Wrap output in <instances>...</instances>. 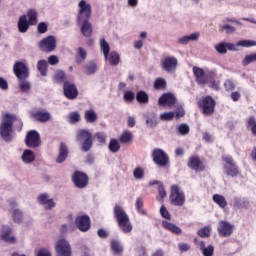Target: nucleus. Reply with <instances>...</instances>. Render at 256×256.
<instances>
[{"label": "nucleus", "instance_id": "0eeeda50", "mask_svg": "<svg viewBox=\"0 0 256 256\" xmlns=\"http://www.w3.org/2000/svg\"><path fill=\"white\" fill-rule=\"evenodd\" d=\"M222 161L224 162V172L228 177H239V175H241V170H239V166H237L232 156H222Z\"/></svg>", "mask_w": 256, "mask_h": 256}, {"label": "nucleus", "instance_id": "2eb2a0df", "mask_svg": "<svg viewBox=\"0 0 256 256\" xmlns=\"http://www.w3.org/2000/svg\"><path fill=\"white\" fill-rule=\"evenodd\" d=\"M179 61L174 56H168L161 60V67L166 73H175Z\"/></svg>", "mask_w": 256, "mask_h": 256}, {"label": "nucleus", "instance_id": "052dcab7", "mask_svg": "<svg viewBox=\"0 0 256 256\" xmlns=\"http://www.w3.org/2000/svg\"><path fill=\"white\" fill-rule=\"evenodd\" d=\"M189 131H190V128H189V125L187 124H180L178 126V133L180 135H189Z\"/></svg>", "mask_w": 256, "mask_h": 256}, {"label": "nucleus", "instance_id": "c03bdc74", "mask_svg": "<svg viewBox=\"0 0 256 256\" xmlns=\"http://www.w3.org/2000/svg\"><path fill=\"white\" fill-rule=\"evenodd\" d=\"M156 91H165L167 89V81L164 78H157L154 82Z\"/></svg>", "mask_w": 256, "mask_h": 256}, {"label": "nucleus", "instance_id": "2f4dec72", "mask_svg": "<svg viewBox=\"0 0 256 256\" xmlns=\"http://www.w3.org/2000/svg\"><path fill=\"white\" fill-rule=\"evenodd\" d=\"M100 49H101L105 59H108L109 54L111 52V47L109 46V43H107V40H105V38H102L100 40Z\"/></svg>", "mask_w": 256, "mask_h": 256}, {"label": "nucleus", "instance_id": "f704fd0d", "mask_svg": "<svg viewBox=\"0 0 256 256\" xmlns=\"http://www.w3.org/2000/svg\"><path fill=\"white\" fill-rule=\"evenodd\" d=\"M199 39V33H193L188 36H183L182 38H179L178 43L180 45H187L189 41H197Z\"/></svg>", "mask_w": 256, "mask_h": 256}, {"label": "nucleus", "instance_id": "5701e85b", "mask_svg": "<svg viewBox=\"0 0 256 256\" xmlns=\"http://www.w3.org/2000/svg\"><path fill=\"white\" fill-rule=\"evenodd\" d=\"M77 25H80V31L83 37L89 39L93 36V24L91 22H77Z\"/></svg>", "mask_w": 256, "mask_h": 256}, {"label": "nucleus", "instance_id": "a211bd4d", "mask_svg": "<svg viewBox=\"0 0 256 256\" xmlns=\"http://www.w3.org/2000/svg\"><path fill=\"white\" fill-rule=\"evenodd\" d=\"M30 115L38 123H47L51 120V114L45 109L34 110Z\"/></svg>", "mask_w": 256, "mask_h": 256}, {"label": "nucleus", "instance_id": "393cba45", "mask_svg": "<svg viewBox=\"0 0 256 256\" xmlns=\"http://www.w3.org/2000/svg\"><path fill=\"white\" fill-rule=\"evenodd\" d=\"M69 157V148L67 147V144L65 143H60L59 146V154L58 157L56 158V163H63L67 160Z\"/></svg>", "mask_w": 256, "mask_h": 256}, {"label": "nucleus", "instance_id": "0e129e2a", "mask_svg": "<svg viewBox=\"0 0 256 256\" xmlns=\"http://www.w3.org/2000/svg\"><path fill=\"white\" fill-rule=\"evenodd\" d=\"M224 89L225 91H233V89H235V83L233 82V80H225Z\"/></svg>", "mask_w": 256, "mask_h": 256}, {"label": "nucleus", "instance_id": "f8f14e48", "mask_svg": "<svg viewBox=\"0 0 256 256\" xmlns=\"http://www.w3.org/2000/svg\"><path fill=\"white\" fill-rule=\"evenodd\" d=\"M56 256H71L73 251L71 244L66 239H60L55 244Z\"/></svg>", "mask_w": 256, "mask_h": 256}, {"label": "nucleus", "instance_id": "39448f33", "mask_svg": "<svg viewBox=\"0 0 256 256\" xmlns=\"http://www.w3.org/2000/svg\"><path fill=\"white\" fill-rule=\"evenodd\" d=\"M169 201L174 207H183L185 205V192L181 189L179 184H174L170 187Z\"/></svg>", "mask_w": 256, "mask_h": 256}, {"label": "nucleus", "instance_id": "de8ad7c7", "mask_svg": "<svg viewBox=\"0 0 256 256\" xmlns=\"http://www.w3.org/2000/svg\"><path fill=\"white\" fill-rule=\"evenodd\" d=\"M108 148L111 151V153H118V151L121 149V145L119 144V140L118 139H111Z\"/></svg>", "mask_w": 256, "mask_h": 256}, {"label": "nucleus", "instance_id": "3c124183", "mask_svg": "<svg viewBox=\"0 0 256 256\" xmlns=\"http://www.w3.org/2000/svg\"><path fill=\"white\" fill-rule=\"evenodd\" d=\"M134 178H136L138 181H141V179L145 178V169L143 167L138 166L133 171Z\"/></svg>", "mask_w": 256, "mask_h": 256}, {"label": "nucleus", "instance_id": "bf43d9fd", "mask_svg": "<svg viewBox=\"0 0 256 256\" xmlns=\"http://www.w3.org/2000/svg\"><path fill=\"white\" fill-rule=\"evenodd\" d=\"M124 101H126L127 103L135 101V93L131 90L126 91L124 93Z\"/></svg>", "mask_w": 256, "mask_h": 256}, {"label": "nucleus", "instance_id": "a878e982", "mask_svg": "<svg viewBox=\"0 0 256 256\" xmlns=\"http://www.w3.org/2000/svg\"><path fill=\"white\" fill-rule=\"evenodd\" d=\"M162 227L163 229H165L166 231H170V233H173L174 235H181V233H183L181 227L169 221H162Z\"/></svg>", "mask_w": 256, "mask_h": 256}, {"label": "nucleus", "instance_id": "9d476101", "mask_svg": "<svg viewBox=\"0 0 256 256\" xmlns=\"http://www.w3.org/2000/svg\"><path fill=\"white\" fill-rule=\"evenodd\" d=\"M152 160L157 167H167L169 165V155L163 149L156 148L152 152Z\"/></svg>", "mask_w": 256, "mask_h": 256}, {"label": "nucleus", "instance_id": "c756f323", "mask_svg": "<svg viewBox=\"0 0 256 256\" xmlns=\"http://www.w3.org/2000/svg\"><path fill=\"white\" fill-rule=\"evenodd\" d=\"M198 247L204 256H213V253H215L213 245L205 247V242L203 241L198 242Z\"/></svg>", "mask_w": 256, "mask_h": 256}, {"label": "nucleus", "instance_id": "6e6552de", "mask_svg": "<svg viewBox=\"0 0 256 256\" xmlns=\"http://www.w3.org/2000/svg\"><path fill=\"white\" fill-rule=\"evenodd\" d=\"M78 14L76 17L77 23H83L89 21L91 19V15L93 13V9L91 8V4L87 3L85 0H81L78 3Z\"/></svg>", "mask_w": 256, "mask_h": 256}, {"label": "nucleus", "instance_id": "20e7f679", "mask_svg": "<svg viewBox=\"0 0 256 256\" xmlns=\"http://www.w3.org/2000/svg\"><path fill=\"white\" fill-rule=\"evenodd\" d=\"M17 117L12 114H5L0 125V136L6 143L13 141V125Z\"/></svg>", "mask_w": 256, "mask_h": 256}, {"label": "nucleus", "instance_id": "58836bf2", "mask_svg": "<svg viewBox=\"0 0 256 256\" xmlns=\"http://www.w3.org/2000/svg\"><path fill=\"white\" fill-rule=\"evenodd\" d=\"M136 100L138 103H142L143 105H147L149 103V94L147 92L140 90L136 94Z\"/></svg>", "mask_w": 256, "mask_h": 256}, {"label": "nucleus", "instance_id": "c85d7f7f", "mask_svg": "<svg viewBox=\"0 0 256 256\" xmlns=\"http://www.w3.org/2000/svg\"><path fill=\"white\" fill-rule=\"evenodd\" d=\"M106 61H108L111 67H117V65L121 63V56L119 55V53L112 51L110 52V54H108V58L106 59Z\"/></svg>", "mask_w": 256, "mask_h": 256}, {"label": "nucleus", "instance_id": "f3484780", "mask_svg": "<svg viewBox=\"0 0 256 256\" xmlns=\"http://www.w3.org/2000/svg\"><path fill=\"white\" fill-rule=\"evenodd\" d=\"M76 227L79 229V231H82V233H86V231H89L91 229V218L89 215H82L78 216L75 219Z\"/></svg>", "mask_w": 256, "mask_h": 256}, {"label": "nucleus", "instance_id": "13d9d810", "mask_svg": "<svg viewBox=\"0 0 256 256\" xmlns=\"http://www.w3.org/2000/svg\"><path fill=\"white\" fill-rule=\"evenodd\" d=\"M162 121H173L175 119V112H164L160 115Z\"/></svg>", "mask_w": 256, "mask_h": 256}, {"label": "nucleus", "instance_id": "4d7b16f0", "mask_svg": "<svg viewBox=\"0 0 256 256\" xmlns=\"http://www.w3.org/2000/svg\"><path fill=\"white\" fill-rule=\"evenodd\" d=\"M215 49L220 55H225L227 53V43L221 42L215 46Z\"/></svg>", "mask_w": 256, "mask_h": 256}, {"label": "nucleus", "instance_id": "f257e3e1", "mask_svg": "<svg viewBox=\"0 0 256 256\" xmlns=\"http://www.w3.org/2000/svg\"><path fill=\"white\" fill-rule=\"evenodd\" d=\"M13 73L17 77L19 83V89L22 93H27L31 89V83L27 81L29 79V67L27 64L21 61H16L13 65Z\"/></svg>", "mask_w": 256, "mask_h": 256}, {"label": "nucleus", "instance_id": "a18cd8bd", "mask_svg": "<svg viewBox=\"0 0 256 256\" xmlns=\"http://www.w3.org/2000/svg\"><path fill=\"white\" fill-rule=\"evenodd\" d=\"M111 249L115 255L123 254V246H121V242H119L117 240L111 241Z\"/></svg>", "mask_w": 256, "mask_h": 256}, {"label": "nucleus", "instance_id": "338daca9", "mask_svg": "<svg viewBox=\"0 0 256 256\" xmlns=\"http://www.w3.org/2000/svg\"><path fill=\"white\" fill-rule=\"evenodd\" d=\"M159 123L156 116H152L146 120V125L148 127H156V125Z\"/></svg>", "mask_w": 256, "mask_h": 256}, {"label": "nucleus", "instance_id": "8fccbe9b", "mask_svg": "<svg viewBox=\"0 0 256 256\" xmlns=\"http://www.w3.org/2000/svg\"><path fill=\"white\" fill-rule=\"evenodd\" d=\"M87 59V50L83 47L78 48V52L76 54V61L81 63V61H85Z\"/></svg>", "mask_w": 256, "mask_h": 256}, {"label": "nucleus", "instance_id": "b1692460", "mask_svg": "<svg viewBox=\"0 0 256 256\" xmlns=\"http://www.w3.org/2000/svg\"><path fill=\"white\" fill-rule=\"evenodd\" d=\"M153 185H157V189H158V196L156 197L157 201H163V199L167 197V191H165V186L163 185V182L152 180L149 182V186L153 187Z\"/></svg>", "mask_w": 256, "mask_h": 256}, {"label": "nucleus", "instance_id": "ea45409f", "mask_svg": "<svg viewBox=\"0 0 256 256\" xmlns=\"http://www.w3.org/2000/svg\"><path fill=\"white\" fill-rule=\"evenodd\" d=\"M92 137L93 134L85 129L79 130L76 135L77 141H85L87 139H91Z\"/></svg>", "mask_w": 256, "mask_h": 256}, {"label": "nucleus", "instance_id": "09e8293b", "mask_svg": "<svg viewBox=\"0 0 256 256\" xmlns=\"http://www.w3.org/2000/svg\"><path fill=\"white\" fill-rule=\"evenodd\" d=\"M256 62V52L252 54H248L242 60L243 67H247V65H251V63Z\"/></svg>", "mask_w": 256, "mask_h": 256}, {"label": "nucleus", "instance_id": "7c9ffc66", "mask_svg": "<svg viewBox=\"0 0 256 256\" xmlns=\"http://www.w3.org/2000/svg\"><path fill=\"white\" fill-rule=\"evenodd\" d=\"M84 119H85L86 123H95L98 119V116H97V113L95 112V110L90 109V110L85 111Z\"/></svg>", "mask_w": 256, "mask_h": 256}, {"label": "nucleus", "instance_id": "72a5a7b5", "mask_svg": "<svg viewBox=\"0 0 256 256\" xmlns=\"http://www.w3.org/2000/svg\"><path fill=\"white\" fill-rule=\"evenodd\" d=\"M212 199L214 203H216V205L221 207V209H225V207H227V200L225 199V196L220 194H214Z\"/></svg>", "mask_w": 256, "mask_h": 256}, {"label": "nucleus", "instance_id": "4c0bfd02", "mask_svg": "<svg viewBox=\"0 0 256 256\" xmlns=\"http://www.w3.org/2000/svg\"><path fill=\"white\" fill-rule=\"evenodd\" d=\"M27 17H28V22L30 23V25H37V23H38L37 19L39 17L37 10H35V9L28 10Z\"/></svg>", "mask_w": 256, "mask_h": 256}, {"label": "nucleus", "instance_id": "c9c22d12", "mask_svg": "<svg viewBox=\"0 0 256 256\" xmlns=\"http://www.w3.org/2000/svg\"><path fill=\"white\" fill-rule=\"evenodd\" d=\"M54 83H64L67 81V74L63 70H58L53 77Z\"/></svg>", "mask_w": 256, "mask_h": 256}, {"label": "nucleus", "instance_id": "4468645a", "mask_svg": "<svg viewBox=\"0 0 256 256\" xmlns=\"http://www.w3.org/2000/svg\"><path fill=\"white\" fill-rule=\"evenodd\" d=\"M63 93L66 99H69L70 101H73V99H77V97H79V90L77 89V86L75 83L70 81L64 82Z\"/></svg>", "mask_w": 256, "mask_h": 256}, {"label": "nucleus", "instance_id": "1a4fd4ad", "mask_svg": "<svg viewBox=\"0 0 256 256\" xmlns=\"http://www.w3.org/2000/svg\"><path fill=\"white\" fill-rule=\"evenodd\" d=\"M72 183L77 189H85L89 185V175L87 173L76 170L72 176Z\"/></svg>", "mask_w": 256, "mask_h": 256}, {"label": "nucleus", "instance_id": "dca6fc26", "mask_svg": "<svg viewBox=\"0 0 256 256\" xmlns=\"http://www.w3.org/2000/svg\"><path fill=\"white\" fill-rule=\"evenodd\" d=\"M233 229V224L225 220H222L218 223L217 231L220 237H231V235H233Z\"/></svg>", "mask_w": 256, "mask_h": 256}, {"label": "nucleus", "instance_id": "e2e57ef3", "mask_svg": "<svg viewBox=\"0 0 256 256\" xmlns=\"http://www.w3.org/2000/svg\"><path fill=\"white\" fill-rule=\"evenodd\" d=\"M70 123H79L81 121V115L79 112H72L69 115Z\"/></svg>", "mask_w": 256, "mask_h": 256}, {"label": "nucleus", "instance_id": "6e6d98bb", "mask_svg": "<svg viewBox=\"0 0 256 256\" xmlns=\"http://www.w3.org/2000/svg\"><path fill=\"white\" fill-rule=\"evenodd\" d=\"M199 237H211V227L205 226L198 230Z\"/></svg>", "mask_w": 256, "mask_h": 256}, {"label": "nucleus", "instance_id": "bb28decb", "mask_svg": "<svg viewBox=\"0 0 256 256\" xmlns=\"http://www.w3.org/2000/svg\"><path fill=\"white\" fill-rule=\"evenodd\" d=\"M31 23L27 20V15H21L18 20V31L19 33H27L29 31V27H31Z\"/></svg>", "mask_w": 256, "mask_h": 256}, {"label": "nucleus", "instance_id": "79ce46f5", "mask_svg": "<svg viewBox=\"0 0 256 256\" xmlns=\"http://www.w3.org/2000/svg\"><path fill=\"white\" fill-rule=\"evenodd\" d=\"M246 127H247V129H250L252 135H254L256 137V118H255V116H250L246 120Z\"/></svg>", "mask_w": 256, "mask_h": 256}, {"label": "nucleus", "instance_id": "e433bc0d", "mask_svg": "<svg viewBox=\"0 0 256 256\" xmlns=\"http://www.w3.org/2000/svg\"><path fill=\"white\" fill-rule=\"evenodd\" d=\"M85 75H94L97 73V63L90 61L84 66Z\"/></svg>", "mask_w": 256, "mask_h": 256}, {"label": "nucleus", "instance_id": "aec40b11", "mask_svg": "<svg viewBox=\"0 0 256 256\" xmlns=\"http://www.w3.org/2000/svg\"><path fill=\"white\" fill-rule=\"evenodd\" d=\"M39 205H43L46 211H49L55 207L56 203L52 198H49V194L42 193L38 196Z\"/></svg>", "mask_w": 256, "mask_h": 256}, {"label": "nucleus", "instance_id": "4be33fe9", "mask_svg": "<svg viewBox=\"0 0 256 256\" xmlns=\"http://www.w3.org/2000/svg\"><path fill=\"white\" fill-rule=\"evenodd\" d=\"M188 167L193 169V171H203L205 169V164L201 161L199 156H191L188 160Z\"/></svg>", "mask_w": 256, "mask_h": 256}, {"label": "nucleus", "instance_id": "6ab92c4d", "mask_svg": "<svg viewBox=\"0 0 256 256\" xmlns=\"http://www.w3.org/2000/svg\"><path fill=\"white\" fill-rule=\"evenodd\" d=\"M177 103V98L173 93H164L158 100V105L162 107H173Z\"/></svg>", "mask_w": 256, "mask_h": 256}, {"label": "nucleus", "instance_id": "9b49d317", "mask_svg": "<svg viewBox=\"0 0 256 256\" xmlns=\"http://www.w3.org/2000/svg\"><path fill=\"white\" fill-rule=\"evenodd\" d=\"M38 47L43 53H52L57 49V39L55 36H47L39 42Z\"/></svg>", "mask_w": 256, "mask_h": 256}, {"label": "nucleus", "instance_id": "a19ab883", "mask_svg": "<svg viewBox=\"0 0 256 256\" xmlns=\"http://www.w3.org/2000/svg\"><path fill=\"white\" fill-rule=\"evenodd\" d=\"M1 239L5 243H10L11 245L15 244V242H16L15 237L11 236V229L10 228H8L5 232L2 233Z\"/></svg>", "mask_w": 256, "mask_h": 256}, {"label": "nucleus", "instance_id": "680f3d73", "mask_svg": "<svg viewBox=\"0 0 256 256\" xmlns=\"http://www.w3.org/2000/svg\"><path fill=\"white\" fill-rule=\"evenodd\" d=\"M160 215H162L164 219L171 221V213H169V210H167V207H165L164 205L160 207Z\"/></svg>", "mask_w": 256, "mask_h": 256}, {"label": "nucleus", "instance_id": "473e14b6", "mask_svg": "<svg viewBox=\"0 0 256 256\" xmlns=\"http://www.w3.org/2000/svg\"><path fill=\"white\" fill-rule=\"evenodd\" d=\"M22 161L24 163H33V161H35V152L29 149L24 150L22 154Z\"/></svg>", "mask_w": 256, "mask_h": 256}, {"label": "nucleus", "instance_id": "412c9836", "mask_svg": "<svg viewBox=\"0 0 256 256\" xmlns=\"http://www.w3.org/2000/svg\"><path fill=\"white\" fill-rule=\"evenodd\" d=\"M237 47H256L253 40H241L237 44L226 43V51H237Z\"/></svg>", "mask_w": 256, "mask_h": 256}, {"label": "nucleus", "instance_id": "69168bd1", "mask_svg": "<svg viewBox=\"0 0 256 256\" xmlns=\"http://www.w3.org/2000/svg\"><path fill=\"white\" fill-rule=\"evenodd\" d=\"M49 27L47 26V23L40 22L37 26V32L40 34H44L46 31H48Z\"/></svg>", "mask_w": 256, "mask_h": 256}, {"label": "nucleus", "instance_id": "ddd939ff", "mask_svg": "<svg viewBox=\"0 0 256 256\" xmlns=\"http://www.w3.org/2000/svg\"><path fill=\"white\" fill-rule=\"evenodd\" d=\"M25 143L31 149H37L41 145V135L35 130H31L26 134Z\"/></svg>", "mask_w": 256, "mask_h": 256}, {"label": "nucleus", "instance_id": "cd10ccee", "mask_svg": "<svg viewBox=\"0 0 256 256\" xmlns=\"http://www.w3.org/2000/svg\"><path fill=\"white\" fill-rule=\"evenodd\" d=\"M133 139H134L133 132L129 130H124L119 137V142L122 145H131V143H133Z\"/></svg>", "mask_w": 256, "mask_h": 256}, {"label": "nucleus", "instance_id": "774afa93", "mask_svg": "<svg viewBox=\"0 0 256 256\" xmlns=\"http://www.w3.org/2000/svg\"><path fill=\"white\" fill-rule=\"evenodd\" d=\"M178 249H179L180 253H187V251H189V249H191V245H189L187 243H179Z\"/></svg>", "mask_w": 256, "mask_h": 256}, {"label": "nucleus", "instance_id": "37998d69", "mask_svg": "<svg viewBox=\"0 0 256 256\" xmlns=\"http://www.w3.org/2000/svg\"><path fill=\"white\" fill-rule=\"evenodd\" d=\"M47 67H49V64L47 63V60H39L37 63V69L42 75V77H47Z\"/></svg>", "mask_w": 256, "mask_h": 256}, {"label": "nucleus", "instance_id": "7ed1b4c3", "mask_svg": "<svg viewBox=\"0 0 256 256\" xmlns=\"http://www.w3.org/2000/svg\"><path fill=\"white\" fill-rule=\"evenodd\" d=\"M114 218L118 223L119 229L124 233H131L133 231V225L129 219V215L125 212V209L121 205H115L113 209Z\"/></svg>", "mask_w": 256, "mask_h": 256}, {"label": "nucleus", "instance_id": "603ef678", "mask_svg": "<svg viewBox=\"0 0 256 256\" xmlns=\"http://www.w3.org/2000/svg\"><path fill=\"white\" fill-rule=\"evenodd\" d=\"M82 146L81 149L82 151H91V147H93V137L92 138H87L86 140H82Z\"/></svg>", "mask_w": 256, "mask_h": 256}, {"label": "nucleus", "instance_id": "864d4df0", "mask_svg": "<svg viewBox=\"0 0 256 256\" xmlns=\"http://www.w3.org/2000/svg\"><path fill=\"white\" fill-rule=\"evenodd\" d=\"M94 139H96V141H98L100 145H105V143H107V135L105 134V132L95 133Z\"/></svg>", "mask_w": 256, "mask_h": 256}, {"label": "nucleus", "instance_id": "423d86ee", "mask_svg": "<svg viewBox=\"0 0 256 256\" xmlns=\"http://www.w3.org/2000/svg\"><path fill=\"white\" fill-rule=\"evenodd\" d=\"M198 107L203 115L207 117L213 115L215 113V107H217V101L211 96L206 95L198 100Z\"/></svg>", "mask_w": 256, "mask_h": 256}, {"label": "nucleus", "instance_id": "f03ea898", "mask_svg": "<svg viewBox=\"0 0 256 256\" xmlns=\"http://www.w3.org/2000/svg\"><path fill=\"white\" fill-rule=\"evenodd\" d=\"M193 71V75L195 77V81L197 83V85H201V87H205V85H208L210 89H214L215 91H219V86L217 85V83L214 80H209L212 79V77L215 75V73H213V71H204L203 68L199 67V66H194L192 68Z\"/></svg>", "mask_w": 256, "mask_h": 256}, {"label": "nucleus", "instance_id": "5fc2aeb1", "mask_svg": "<svg viewBox=\"0 0 256 256\" xmlns=\"http://www.w3.org/2000/svg\"><path fill=\"white\" fill-rule=\"evenodd\" d=\"M143 206H144L143 200L141 198H137L135 203L137 212L140 213V215H147V211L143 209Z\"/></svg>", "mask_w": 256, "mask_h": 256}, {"label": "nucleus", "instance_id": "49530a36", "mask_svg": "<svg viewBox=\"0 0 256 256\" xmlns=\"http://www.w3.org/2000/svg\"><path fill=\"white\" fill-rule=\"evenodd\" d=\"M12 219L14 223H18V224L23 223V212L19 209H14L12 211Z\"/></svg>", "mask_w": 256, "mask_h": 256}]
</instances>
